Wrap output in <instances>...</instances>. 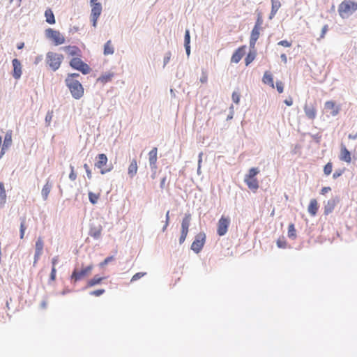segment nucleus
I'll return each mask as SVG.
<instances>
[{
    "mask_svg": "<svg viewBox=\"0 0 357 357\" xmlns=\"http://www.w3.org/2000/svg\"><path fill=\"white\" fill-rule=\"evenodd\" d=\"M99 199V194L89 192V199L92 204H96Z\"/></svg>",
    "mask_w": 357,
    "mask_h": 357,
    "instance_id": "obj_38",
    "label": "nucleus"
},
{
    "mask_svg": "<svg viewBox=\"0 0 357 357\" xmlns=\"http://www.w3.org/2000/svg\"><path fill=\"white\" fill-rule=\"evenodd\" d=\"M84 169H85V170H86V173L87 178H88L89 179H91V177H92V176H91V169H90V168H89V165H88L86 163H85V164L84 165Z\"/></svg>",
    "mask_w": 357,
    "mask_h": 357,
    "instance_id": "obj_50",
    "label": "nucleus"
},
{
    "mask_svg": "<svg viewBox=\"0 0 357 357\" xmlns=\"http://www.w3.org/2000/svg\"><path fill=\"white\" fill-rule=\"evenodd\" d=\"M339 202L340 198L337 196L332 197L331 199H329L324 206V213L325 215H328L329 213H331L334 210L335 207L336 206V205L339 203Z\"/></svg>",
    "mask_w": 357,
    "mask_h": 357,
    "instance_id": "obj_12",
    "label": "nucleus"
},
{
    "mask_svg": "<svg viewBox=\"0 0 357 357\" xmlns=\"http://www.w3.org/2000/svg\"><path fill=\"white\" fill-rule=\"evenodd\" d=\"M105 279L106 277H100L99 275H96L92 279L88 281L86 288L100 284Z\"/></svg>",
    "mask_w": 357,
    "mask_h": 357,
    "instance_id": "obj_23",
    "label": "nucleus"
},
{
    "mask_svg": "<svg viewBox=\"0 0 357 357\" xmlns=\"http://www.w3.org/2000/svg\"><path fill=\"white\" fill-rule=\"evenodd\" d=\"M240 97H241V95H240L238 91H234L232 93L231 98H232V100H233V102L234 103H236V104H238L239 103V102H240Z\"/></svg>",
    "mask_w": 357,
    "mask_h": 357,
    "instance_id": "obj_39",
    "label": "nucleus"
},
{
    "mask_svg": "<svg viewBox=\"0 0 357 357\" xmlns=\"http://www.w3.org/2000/svg\"><path fill=\"white\" fill-rule=\"evenodd\" d=\"M44 243L41 237H38L36 242V250L35 252L42 254V251L43 249Z\"/></svg>",
    "mask_w": 357,
    "mask_h": 357,
    "instance_id": "obj_35",
    "label": "nucleus"
},
{
    "mask_svg": "<svg viewBox=\"0 0 357 357\" xmlns=\"http://www.w3.org/2000/svg\"><path fill=\"white\" fill-rule=\"evenodd\" d=\"M278 45L283 46V47H289L291 46V43L287 40H280V42H278Z\"/></svg>",
    "mask_w": 357,
    "mask_h": 357,
    "instance_id": "obj_48",
    "label": "nucleus"
},
{
    "mask_svg": "<svg viewBox=\"0 0 357 357\" xmlns=\"http://www.w3.org/2000/svg\"><path fill=\"white\" fill-rule=\"evenodd\" d=\"M12 144V130H8L4 136L3 143L1 150V157L5 153V150Z\"/></svg>",
    "mask_w": 357,
    "mask_h": 357,
    "instance_id": "obj_15",
    "label": "nucleus"
},
{
    "mask_svg": "<svg viewBox=\"0 0 357 357\" xmlns=\"http://www.w3.org/2000/svg\"><path fill=\"white\" fill-rule=\"evenodd\" d=\"M113 169V165L112 164H109V165H107V167L102 169L100 172L101 174H105L107 172H109Z\"/></svg>",
    "mask_w": 357,
    "mask_h": 357,
    "instance_id": "obj_47",
    "label": "nucleus"
},
{
    "mask_svg": "<svg viewBox=\"0 0 357 357\" xmlns=\"http://www.w3.org/2000/svg\"><path fill=\"white\" fill-rule=\"evenodd\" d=\"M304 112L305 116L311 120H313L317 116V109L312 103L306 102L304 106Z\"/></svg>",
    "mask_w": 357,
    "mask_h": 357,
    "instance_id": "obj_14",
    "label": "nucleus"
},
{
    "mask_svg": "<svg viewBox=\"0 0 357 357\" xmlns=\"http://www.w3.org/2000/svg\"><path fill=\"white\" fill-rule=\"evenodd\" d=\"M328 26L327 24L324 25L322 29H321V34H320V38H324V36H325V34L326 33V32L328 31Z\"/></svg>",
    "mask_w": 357,
    "mask_h": 357,
    "instance_id": "obj_56",
    "label": "nucleus"
},
{
    "mask_svg": "<svg viewBox=\"0 0 357 357\" xmlns=\"http://www.w3.org/2000/svg\"><path fill=\"white\" fill-rule=\"evenodd\" d=\"M325 109L328 111L331 110L330 114L333 116H335L340 112V107L335 105V102L333 101H327L325 103Z\"/></svg>",
    "mask_w": 357,
    "mask_h": 357,
    "instance_id": "obj_17",
    "label": "nucleus"
},
{
    "mask_svg": "<svg viewBox=\"0 0 357 357\" xmlns=\"http://www.w3.org/2000/svg\"><path fill=\"white\" fill-rule=\"evenodd\" d=\"M172 56L171 52L168 51L165 53L164 59H163V67H165V66L169 63L170 59Z\"/></svg>",
    "mask_w": 357,
    "mask_h": 357,
    "instance_id": "obj_46",
    "label": "nucleus"
},
{
    "mask_svg": "<svg viewBox=\"0 0 357 357\" xmlns=\"http://www.w3.org/2000/svg\"><path fill=\"white\" fill-rule=\"evenodd\" d=\"M70 169H71V172L69 174V178L71 180V181H75L77 178V174L76 173H75L74 172V167L70 165Z\"/></svg>",
    "mask_w": 357,
    "mask_h": 357,
    "instance_id": "obj_51",
    "label": "nucleus"
},
{
    "mask_svg": "<svg viewBox=\"0 0 357 357\" xmlns=\"http://www.w3.org/2000/svg\"><path fill=\"white\" fill-rule=\"evenodd\" d=\"M20 220V237L22 239L24 236L25 230L26 229V226L25 225V218H21Z\"/></svg>",
    "mask_w": 357,
    "mask_h": 357,
    "instance_id": "obj_37",
    "label": "nucleus"
},
{
    "mask_svg": "<svg viewBox=\"0 0 357 357\" xmlns=\"http://www.w3.org/2000/svg\"><path fill=\"white\" fill-rule=\"evenodd\" d=\"M184 47L188 56L190 55V30L186 29L184 35Z\"/></svg>",
    "mask_w": 357,
    "mask_h": 357,
    "instance_id": "obj_19",
    "label": "nucleus"
},
{
    "mask_svg": "<svg viewBox=\"0 0 357 357\" xmlns=\"http://www.w3.org/2000/svg\"><path fill=\"white\" fill-rule=\"evenodd\" d=\"M113 73H106L105 74H102L100 77H99L97 81L105 84L109 82L113 77Z\"/></svg>",
    "mask_w": 357,
    "mask_h": 357,
    "instance_id": "obj_32",
    "label": "nucleus"
},
{
    "mask_svg": "<svg viewBox=\"0 0 357 357\" xmlns=\"http://www.w3.org/2000/svg\"><path fill=\"white\" fill-rule=\"evenodd\" d=\"M261 24H262V20L261 19L260 17H259L257 18V21L255 22V24L254 26H257V28L260 29Z\"/></svg>",
    "mask_w": 357,
    "mask_h": 357,
    "instance_id": "obj_62",
    "label": "nucleus"
},
{
    "mask_svg": "<svg viewBox=\"0 0 357 357\" xmlns=\"http://www.w3.org/2000/svg\"><path fill=\"white\" fill-rule=\"evenodd\" d=\"M262 82L265 84H268L271 87H274L273 75L269 71H266L264 74Z\"/></svg>",
    "mask_w": 357,
    "mask_h": 357,
    "instance_id": "obj_30",
    "label": "nucleus"
},
{
    "mask_svg": "<svg viewBox=\"0 0 357 357\" xmlns=\"http://www.w3.org/2000/svg\"><path fill=\"white\" fill-rule=\"evenodd\" d=\"M271 11L269 15V19L271 20L277 13L278 9L281 6L280 1L279 0H271Z\"/></svg>",
    "mask_w": 357,
    "mask_h": 357,
    "instance_id": "obj_28",
    "label": "nucleus"
},
{
    "mask_svg": "<svg viewBox=\"0 0 357 357\" xmlns=\"http://www.w3.org/2000/svg\"><path fill=\"white\" fill-rule=\"evenodd\" d=\"M151 170V177L152 179H155L156 177V169H157V165H154L153 166H150Z\"/></svg>",
    "mask_w": 357,
    "mask_h": 357,
    "instance_id": "obj_52",
    "label": "nucleus"
},
{
    "mask_svg": "<svg viewBox=\"0 0 357 357\" xmlns=\"http://www.w3.org/2000/svg\"><path fill=\"white\" fill-rule=\"evenodd\" d=\"M91 12L90 16L100 17L102 13V5L100 3L91 4Z\"/></svg>",
    "mask_w": 357,
    "mask_h": 357,
    "instance_id": "obj_27",
    "label": "nucleus"
},
{
    "mask_svg": "<svg viewBox=\"0 0 357 357\" xmlns=\"http://www.w3.org/2000/svg\"><path fill=\"white\" fill-rule=\"evenodd\" d=\"M113 256H109L106 257L101 263H100L99 266L100 267H104L105 266L107 265L109 262L114 260Z\"/></svg>",
    "mask_w": 357,
    "mask_h": 357,
    "instance_id": "obj_42",
    "label": "nucleus"
},
{
    "mask_svg": "<svg viewBox=\"0 0 357 357\" xmlns=\"http://www.w3.org/2000/svg\"><path fill=\"white\" fill-rule=\"evenodd\" d=\"M65 50H67L68 54L71 56H77L79 55V50L78 47L73 46H66L63 47Z\"/></svg>",
    "mask_w": 357,
    "mask_h": 357,
    "instance_id": "obj_34",
    "label": "nucleus"
},
{
    "mask_svg": "<svg viewBox=\"0 0 357 357\" xmlns=\"http://www.w3.org/2000/svg\"><path fill=\"white\" fill-rule=\"evenodd\" d=\"M45 36L46 38L52 40L54 45L57 46L65 43V38L61 33L59 31L52 28H47L45 31Z\"/></svg>",
    "mask_w": 357,
    "mask_h": 357,
    "instance_id": "obj_6",
    "label": "nucleus"
},
{
    "mask_svg": "<svg viewBox=\"0 0 357 357\" xmlns=\"http://www.w3.org/2000/svg\"><path fill=\"white\" fill-rule=\"evenodd\" d=\"M311 137L315 141V142H317V143L320 142L321 136L319 133L315 134V135H312Z\"/></svg>",
    "mask_w": 357,
    "mask_h": 357,
    "instance_id": "obj_60",
    "label": "nucleus"
},
{
    "mask_svg": "<svg viewBox=\"0 0 357 357\" xmlns=\"http://www.w3.org/2000/svg\"><path fill=\"white\" fill-rule=\"evenodd\" d=\"M137 169L138 167L137 160L136 159H133L131 161L128 169V174L130 178H133L136 175Z\"/></svg>",
    "mask_w": 357,
    "mask_h": 357,
    "instance_id": "obj_25",
    "label": "nucleus"
},
{
    "mask_svg": "<svg viewBox=\"0 0 357 357\" xmlns=\"http://www.w3.org/2000/svg\"><path fill=\"white\" fill-rule=\"evenodd\" d=\"M6 202V192H0V208H3Z\"/></svg>",
    "mask_w": 357,
    "mask_h": 357,
    "instance_id": "obj_44",
    "label": "nucleus"
},
{
    "mask_svg": "<svg viewBox=\"0 0 357 357\" xmlns=\"http://www.w3.org/2000/svg\"><path fill=\"white\" fill-rule=\"evenodd\" d=\"M65 83L72 96L78 100L84 95V88L79 81L77 79H65Z\"/></svg>",
    "mask_w": 357,
    "mask_h": 357,
    "instance_id": "obj_2",
    "label": "nucleus"
},
{
    "mask_svg": "<svg viewBox=\"0 0 357 357\" xmlns=\"http://www.w3.org/2000/svg\"><path fill=\"white\" fill-rule=\"evenodd\" d=\"M114 52V47L111 45V40H108L104 45L103 53L105 55L113 54Z\"/></svg>",
    "mask_w": 357,
    "mask_h": 357,
    "instance_id": "obj_33",
    "label": "nucleus"
},
{
    "mask_svg": "<svg viewBox=\"0 0 357 357\" xmlns=\"http://www.w3.org/2000/svg\"><path fill=\"white\" fill-rule=\"evenodd\" d=\"M351 0H344L338 6V13L342 19H347L353 14Z\"/></svg>",
    "mask_w": 357,
    "mask_h": 357,
    "instance_id": "obj_8",
    "label": "nucleus"
},
{
    "mask_svg": "<svg viewBox=\"0 0 357 357\" xmlns=\"http://www.w3.org/2000/svg\"><path fill=\"white\" fill-rule=\"evenodd\" d=\"M166 180H167V176H163L162 178V179L160 181V188L161 189H164L165 188Z\"/></svg>",
    "mask_w": 357,
    "mask_h": 357,
    "instance_id": "obj_61",
    "label": "nucleus"
},
{
    "mask_svg": "<svg viewBox=\"0 0 357 357\" xmlns=\"http://www.w3.org/2000/svg\"><path fill=\"white\" fill-rule=\"evenodd\" d=\"M276 89H277V91H278V93H281L283 92L284 87H283V84L282 82H280V81L276 82Z\"/></svg>",
    "mask_w": 357,
    "mask_h": 357,
    "instance_id": "obj_49",
    "label": "nucleus"
},
{
    "mask_svg": "<svg viewBox=\"0 0 357 357\" xmlns=\"http://www.w3.org/2000/svg\"><path fill=\"white\" fill-rule=\"evenodd\" d=\"M307 211L312 216H314L317 214L318 211V203L315 199L310 200Z\"/></svg>",
    "mask_w": 357,
    "mask_h": 357,
    "instance_id": "obj_26",
    "label": "nucleus"
},
{
    "mask_svg": "<svg viewBox=\"0 0 357 357\" xmlns=\"http://www.w3.org/2000/svg\"><path fill=\"white\" fill-rule=\"evenodd\" d=\"M259 29L257 26H254L250 34V48L254 49L255 44L259 36Z\"/></svg>",
    "mask_w": 357,
    "mask_h": 357,
    "instance_id": "obj_18",
    "label": "nucleus"
},
{
    "mask_svg": "<svg viewBox=\"0 0 357 357\" xmlns=\"http://www.w3.org/2000/svg\"><path fill=\"white\" fill-rule=\"evenodd\" d=\"M90 18H91V21L92 22V26L93 27H96L98 20L99 17L90 16Z\"/></svg>",
    "mask_w": 357,
    "mask_h": 357,
    "instance_id": "obj_58",
    "label": "nucleus"
},
{
    "mask_svg": "<svg viewBox=\"0 0 357 357\" xmlns=\"http://www.w3.org/2000/svg\"><path fill=\"white\" fill-rule=\"evenodd\" d=\"M105 292V290L104 289H99L94 291H92L89 293L90 295L94 296H100L102 295Z\"/></svg>",
    "mask_w": 357,
    "mask_h": 357,
    "instance_id": "obj_43",
    "label": "nucleus"
},
{
    "mask_svg": "<svg viewBox=\"0 0 357 357\" xmlns=\"http://www.w3.org/2000/svg\"><path fill=\"white\" fill-rule=\"evenodd\" d=\"M13 71L12 75L15 79H19L22 76V64L19 59H13L12 60Z\"/></svg>",
    "mask_w": 357,
    "mask_h": 357,
    "instance_id": "obj_11",
    "label": "nucleus"
},
{
    "mask_svg": "<svg viewBox=\"0 0 357 357\" xmlns=\"http://www.w3.org/2000/svg\"><path fill=\"white\" fill-rule=\"evenodd\" d=\"M89 226V234L95 239L100 238L101 236L102 226L95 221L91 222Z\"/></svg>",
    "mask_w": 357,
    "mask_h": 357,
    "instance_id": "obj_10",
    "label": "nucleus"
},
{
    "mask_svg": "<svg viewBox=\"0 0 357 357\" xmlns=\"http://www.w3.org/2000/svg\"><path fill=\"white\" fill-rule=\"evenodd\" d=\"M340 159L346 162H350L351 160V153L344 145H342L341 147V154Z\"/></svg>",
    "mask_w": 357,
    "mask_h": 357,
    "instance_id": "obj_21",
    "label": "nucleus"
},
{
    "mask_svg": "<svg viewBox=\"0 0 357 357\" xmlns=\"http://www.w3.org/2000/svg\"><path fill=\"white\" fill-rule=\"evenodd\" d=\"M157 154H158V149L156 147H153L149 153V162L150 166H153L156 165L157 162Z\"/></svg>",
    "mask_w": 357,
    "mask_h": 357,
    "instance_id": "obj_24",
    "label": "nucleus"
},
{
    "mask_svg": "<svg viewBox=\"0 0 357 357\" xmlns=\"http://www.w3.org/2000/svg\"><path fill=\"white\" fill-rule=\"evenodd\" d=\"M63 59V56L62 54L52 52H49L46 56L47 63L53 71L59 68Z\"/></svg>",
    "mask_w": 357,
    "mask_h": 357,
    "instance_id": "obj_5",
    "label": "nucleus"
},
{
    "mask_svg": "<svg viewBox=\"0 0 357 357\" xmlns=\"http://www.w3.org/2000/svg\"><path fill=\"white\" fill-rule=\"evenodd\" d=\"M256 54L255 47L254 49L250 48V51L245 58V63L246 66H249L254 61L256 57Z\"/></svg>",
    "mask_w": 357,
    "mask_h": 357,
    "instance_id": "obj_29",
    "label": "nucleus"
},
{
    "mask_svg": "<svg viewBox=\"0 0 357 357\" xmlns=\"http://www.w3.org/2000/svg\"><path fill=\"white\" fill-rule=\"evenodd\" d=\"M146 274L145 272H138L135 273L132 278H131V282H135L140 279L142 277L144 276Z\"/></svg>",
    "mask_w": 357,
    "mask_h": 357,
    "instance_id": "obj_45",
    "label": "nucleus"
},
{
    "mask_svg": "<svg viewBox=\"0 0 357 357\" xmlns=\"http://www.w3.org/2000/svg\"><path fill=\"white\" fill-rule=\"evenodd\" d=\"M53 116V112H48L45 116V122L49 125Z\"/></svg>",
    "mask_w": 357,
    "mask_h": 357,
    "instance_id": "obj_53",
    "label": "nucleus"
},
{
    "mask_svg": "<svg viewBox=\"0 0 357 357\" xmlns=\"http://www.w3.org/2000/svg\"><path fill=\"white\" fill-rule=\"evenodd\" d=\"M259 173V170L257 167H252L249 169L248 173L245 176L244 182L252 190H256L259 188V183L256 178V176Z\"/></svg>",
    "mask_w": 357,
    "mask_h": 357,
    "instance_id": "obj_3",
    "label": "nucleus"
},
{
    "mask_svg": "<svg viewBox=\"0 0 357 357\" xmlns=\"http://www.w3.org/2000/svg\"><path fill=\"white\" fill-rule=\"evenodd\" d=\"M69 65L73 69L81 72L83 75H87L91 71L90 66L79 57H73Z\"/></svg>",
    "mask_w": 357,
    "mask_h": 357,
    "instance_id": "obj_4",
    "label": "nucleus"
},
{
    "mask_svg": "<svg viewBox=\"0 0 357 357\" xmlns=\"http://www.w3.org/2000/svg\"><path fill=\"white\" fill-rule=\"evenodd\" d=\"M191 220L190 213H185L181 222V231L188 233V229Z\"/></svg>",
    "mask_w": 357,
    "mask_h": 357,
    "instance_id": "obj_20",
    "label": "nucleus"
},
{
    "mask_svg": "<svg viewBox=\"0 0 357 357\" xmlns=\"http://www.w3.org/2000/svg\"><path fill=\"white\" fill-rule=\"evenodd\" d=\"M44 15L46 22L49 24H54L56 23L55 16L51 8H47Z\"/></svg>",
    "mask_w": 357,
    "mask_h": 357,
    "instance_id": "obj_22",
    "label": "nucleus"
},
{
    "mask_svg": "<svg viewBox=\"0 0 357 357\" xmlns=\"http://www.w3.org/2000/svg\"><path fill=\"white\" fill-rule=\"evenodd\" d=\"M78 77H79V73H68L66 79H75Z\"/></svg>",
    "mask_w": 357,
    "mask_h": 357,
    "instance_id": "obj_57",
    "label": "nucleus"
},
{
    "mask_svg": "<svg viewBox=\"0 0 357 357\" xmlns=\"http://www.w3.org/2000/svg\"><path fill=\"white\" fill-rule=\"evenodd\" d=\"M96 162H95V167L100 169V170L102 169H104V166H107V163L108 161L107 157L105 153H100L98 154V155L96 158Z\"/></svg>",
    "mask_w": 357,
    "mask_h": 357,
    "instance_id": "obj_16",
    "label": "nucleus"
},
{
    "mask_svg": "<svg viewBox=\"0 0 357 357\" xmlns=\"http://www.w3.org/2000/svg\"><path fill=\"white\" fill-rule=\"evenodd\" d=\"M333 165L331 162H328L324 167V172L326 175H329L332 172Z\"/></svg>",
    "mask_w": 357,
    "mask_h": 357,
    "instance_id": "obj_40",
    "label": "nucleus"
},
{
    "mask_svg": "<svg viewBox=\"0 0 357 357\" xmlns=\"http://www.w3.org/2000/svg\"><path fill=\"white\" fill-rule=\"evenodd\" d=\"M288 237L291 239H295L296 237V231L293 223L289 225L288 227Z\"/></svg>",
    "mask_w": 357,
    "mask_h": 357,
    "instance_id": "obj_36",
    "label": "nucleus"
},
{
    "mask_svg": "<svg viewBox=\"0 0 357 357\" xmlns=\"http://www.w3.org/2000/svg\"><path fill=\"white\" fill-rule=\"evenodd\" d=\"M56 268L52 267V270H51V273H50V280L53 281L56 279Z\"/></svg>",
    "mask_w": 357,
    "mask_h": 357,
    "instance_id": "obj_55",
    "label": "nucleus"
},
{
    "mask_svg": "<svg viewBox=\"0 0 357 357\" xmlns=\"http://www.w3.org/2000/svg\"><path fill=\"white\" fill-rule=\"evenodd\" d=\"M52 189V184L49 183V181H47L46 184L43 186L41 195L43 200H46L47 199V197L51 191Z\"/></svg>",
    "mask_w": 357,
    "mask_h": 357,
    "instance_id": "obj_31",
    "label": "nucleus"
},
{
    "mask_svg": "<svg viewBox=\"0 0 357 357\" xmlns=\"http://www.w3.org/2000/svg\"><path fill=\"white\" fill-rule=\"evenodd\" d=\"M230 219L229 218H225L222 216L218 222V229L217 234L220 236H222L226 234L228 230V227L229 226Z\"/></svg>",
    "mask_w": 357,
    "mask_h": 357,
    "instance_id": "obj_9",
    "label": "nucleus"
},
{
    "mask_svg": "<svg viewBox=\"0 0 357 357\" xmlns=\"http://www.w3.org/2000/svg\"><path fill=\"white\" fill-rule=\"evenodd\" d=\"M276 244L279 248H285L287 246V242L284 238L278 239Z\"/></svg>",
    "mask_w": 357,
    "mask_h": 357,
    "instance_id": "obj_41",
    "label": "nucleus"
},
{
    "mask_svg": "<svg viewBox=\"0 0 357 357\" xmlns=\"http://www.w3.org/2000/svg\"><path fill=\"white\" fill-rule=\"evenodd\" d=\"M206 234L204 232H199L195 236V240L191 245V250L196 254H199L206 242Z\"/></svg>",
    "mask_w": 357,
    "mask_h": 357,
    "instance_id": "obj_7",
    "label": "nucleus"
},
{
    "mask_svg": "<svg viewBox=\"0 0 357 357\" xmlns=\"http://www.w3.org/2000/svg\"><path fill=\"white\" fill-rule=\"evenodd\" d=\"M187 235H188L187 232H184V231H181V236H180V238H179V243L180 244H182V243H184V241H185V238L187 237Z\"/></svg>",
    "mask_w": 357,
    "mask_h": 357,
    "instance_id": "obj_54",
    "label": "nucleus"
},
{
    "mask_svg": "<svg viewBox=\"0 0 357 357\" xmlns=\"http://www.w3.org/2000/svg\"><path fill=\"white\" fill-rule=\"evenodd\" d=\"M342 170H335V172L333 173V178L334 179H336L338 177H340L342 174Z\"/></svg>",
    "mask_w": 357,
    "mask_h": 357,
    "instance_id": "obj_59",
    "label": "nucleus"
},
{
    "mask_svg": "<svg viewBox=\"0 0 357 357\" xmlns=\"http://www.w3.org/2000/svg\"><path fill=\"white\" fill-rule=\"evenodd\" d=\"M93 268V266L92 264L81 269H79L77 267L75 268L70 277V282L73 284H77L79 281L88 277L91 273Z\"/></svg>",
    "mask_w": 357,
    "mask_h": 357,
    "instance_id": "obj_1",
    "label": "nucleus"
},
{
    "mask_svg": "<svg viewBox=\"0 0 357 357\" xmlns=\"http://www.w3.org/2000/svg\"><path fill=\"white\" fill-rule=\"evenodd\" d=\"M351 3H352V5H351V11L354 13L356 10H357V3L354 2V1L351 0Z\"/></svg>",
    "mask_w": 357,
    "mask_h": 357,
    "instance_id": "obj_63",
    "label": "nucleus"
},
{
    "mask_svg": "<svg viewBox=\"0 0 357 357\" xmlns=\"http://www.w3.org/2000/svg\"><path fill=\"white\" fill-rule=\"evenodd\" d=\"M331 190V188L330 187H324L321 189V193L322 195H324L325 193H327Z\"/></svg>",
    "mask_w": 357,
    "mask_h": 357,
    "instance_id": "obj_64",
    "label": "nucleus"
},
{
    "mask_svg": "<svg viewBox=\"0 0 357 357\" xmlns=\"http://www.w3.org/2000/svg\"><path fill=\"white\" fill-rule=\"evenodd\" d=\"M245 45H243L238 47L237 50H236L231 56V62L235 63H238L242 59L243 56L245 54Z\"/></svg>",
    "mask_w": 357,
    "mask_h": 357,
    "instance_id": "obj_13",
    "label": "nucleus"
}]
</instances>
